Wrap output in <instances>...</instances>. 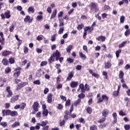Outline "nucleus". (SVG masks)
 <instances>
[{
	"label": "nucleus",
	"instance_id": "obj_1",
	"mask_svg": "<svg viewBox=\"0 0 130 130\" xmlns=\"http://www.w3.org/2000/svg\"><path fill=\"white\" fill-rule=\"evenodd\" d=\"M56 57V60H59L60 62H62L63 60V57H60V53L58 50H56L55 52L53 53L51 55L50 57L48 59V62L49 63H51L53 61H54V58ZM60 57V58H59Z\"/></svg>",
	"mask_w": 130,
	"mask_h": 130
},
{
	"label": "nucleus",
	"instance_id": "obj_2",
	"mask_svg": "<svg viewBox=\"0 0 130 130\" xmlns=\"http://www.w3.org/2000/svg\"><path fill=\"white\" fill-rule=\"evenodd\" d=\"M20 70H21V68L18 67L15 69L16 72L14 74V77L15 79H17L19 76H20Z\"/></svg>",
	"mask_w": 130,
	"mask_h": 130
},
{
	"label": "nucleus",
	"instance_id": "obj_3",
	"mask_svg": "<svg viewBox=\"0 0 130 130\" xmlns=\"http://www.w3.org/2000/svg\"><path fill=\"white\" fill-rule=\"evenodd\" d=\"M38 107H39V103L37 102H34L33 105H32V109L36 112H37L38 111Z\"/></svg>",
	"mask_w": 130,
	"mask_h": 130
},
{
	"label": "nucleus",
	"instance_id": "obj_4",
	"mask_svg": "<svg viewBox=\"0 0 130 130\" xmlns=\"http://www.w3.org/2000/svg\"><path fill=\"white\" fill-rule=\"evenodd\" d=\"M6 91L8 93L7 95V97H8V98L11 97V96L13 95V92H12V90H11V87L7 86L6 87Z\"/></svg>",
	"mask_w": 130,
	"mask_h": 130
},
{
	"label": "nucleus",
	"instance_id": "obj_5",
	"mask_svg": "<svg viewBox=\"0 0 130 130\" xmlns=\"http://www.w3.org/2000/svg\"><path fill=\"white\" fill-rule=\"evenodd\" d=\"M32 21H33V19L31 18L29 16H26L24 19V21L25 23H31Z\"/></svg>",
	"mask_w": 130,
	"mask_h": 130
},
{
	"label": "nucleus",
	"instance_id": "obj_6",
	"mask_svg": "<svg viewBox=\"0 0 130 130\" xmlns=\"http://www.w3.org/2000/svg\"><path fill=\"white\" fill-rule=\"evenodd\" d=\"M57 14V9H55L51 14L50 20H52V19H55V18L56 17Z\"/></svg>",
	"mask_w": 130,
	"mask_h": 130
},
{
	"label": "nucleus",
	"instance_id": "obj_7",
	"mask_svg": "<svg viewBox=\"0 0 130 130\" xmlns=\"http://www.w3.org/2000/svg\"><path fill=\"white\" fill-rule=\"evenodd\" d=\"M52 96H53L52 93H49L47 97V100L48 103H51V102H52Z\"/></svg>",
	"mask_w": 130,
	"mask_h": 130
},
{
	"label": "nucleus",
	"instance_id": "obj_8",
	"mask_svg": "<svg viewBox=\"0 0 130 130\" xmlns=\"http://www.w3.org/2000/svg\"><path fill=\"white\" fill-rule=\"evenodd\" d=\"M102 114L103 116L104 117H107V116H108V114H109V110H107V109H105L103 110Z\"/></svg>",
	"mask_w": 130,
	"mask_h": 130
},
{
	"label": "nucleus",
	"instance_id": "obj_9",
	"mask_svg": "<svg viewBox=\"0 0 130 130\" xmlns=\"http://www.w3.org/2000/svg\"><path fill=\"white\" fill-rule=\"evenodd\" d=\"M78 85H79V82L77 81H72L70 83L71 88H76Z\"/></svg>",
	"mask_w": 130,
	"mask_h": 130
},
{
	"label": "nucleus",
	"instance_id": "obj_10",
	"mask_svg": "<svg viewBox=\"0 0 130 130\" xmlns=\"http://www.w3.org/2000/svg\"><path fill=\"white\" fill-rule=\"evenodd\" d=\"M38 125H40L41 126H45L46 124H48V121L45 120V121H42L40 123H37Z\"/></svg>",
	"mask_w": 130,
	"mask_h": 130
},
{
	"label": "nucleus",
	"instance_id": "obj_11",
	"mask_svg": "<svg viewBox=\"0 0 130 130\" xmlns=\"http://www.w3.org/2000/svg\"><path fill=\"white\" fill-rule=\"evenodd\" d=\"M90 6H91V8H92L93 9H94L95 10L96 12H98V11H99V9L97 7V4H96L95 3H91L90 4Z\"/></svg>",
	"mask_w": 130,
	"mask_h": 130
},
{
	"label": "nucleus",
	"instance_id": "obj_12",
	"mask_svg": "<svg viewBox=\"0 0 130 130\" xmlns=\"http://www.w3.org/2000/svg\"><path fill=\"white\" fill-rule=\"evenodd\" d=\"M112 116L114 118V122H113V124H115L116 123V121H117V114L116 113H113L112 114Z\"/></svg>",
	"mask_w": 130,
	"mask_h": 130
},
{
	"label": "nucleus",
	"instance_id": "obj_13",
	"mask_svg": "<svg viewBox=\"0 0 130 130\" xmlns=\"http://www.w3.org/2000/svg\"><path fill=\"white\" fill-rule=\"evenodd\" d=\"M19 99V95H15L11 99V103H15Z\"/></svg>",
	"mask_w": 130,
	"mask_h": 130
},
{
	"label": "nucleus",
	"instance_id": "obj_14",
	"mask_svg": "<svg viewBox=\"0 0 130 130\" xmlns=\"http://www.w3.org/2000/svg\"><path fill=\"white\" fill-rule=\"evenodd\" d=\"M96 39L98 40V41H100V40H102V42H104V41H105V37L103 36H99L96 37Z\"/></svg>",
	"mask_w": 130,
	"mask_h": 130
},
{
	"label": "nucleus",
	"instance_id": "obj_15",
	"mask_svg": "<svg viewBox=\"0 0 130 130\" xmlns=\"http://www.w3.org/2000/svg\"><path fill=\"white\" fill-rule=\"evenodd\" d=\"M10 14V12L9 10H7L6 12H5L4 15L6 19H10V18H11V15Z\"/></svg>",
	"mask_w": 130,
	"mask_h": 130
},
{
	"label": "nucleus",
	"instance_id": "obj_16",
	"mask_svg": "<svg viewBox=\"0 0 130 130\" xmlns=\"http://www.w3.org/2000/svg\"><path fill=\"white\" fill-rule=\"evenodd\" d=\"M73 77H74V75L73 74L72 72H70L68 74V76L67 78V81H71L72 79L73 78Z\"/></svg>",
	"mask_w": 130,
	"mask_h": 130
},
{
	"label": "nucleus",
	"instance_id": "obj_17",
	"mask_svg": "<svg viewBox=\"0 0 130 130\" xmlns=\"http://www.w3.org/2000/svg\"><path fill=\"white\" fill-rule=\"evenodd\" d=\"M11 54V52L9 51H3L2 52L3 56H8V55H10Z\"/></svg>",
	"mask_w": 130,
	"mask_h": 130
},
{
	"label": "nucleus",
	"instance_id": "obj_18",
	"mask_svg": "<svg viewBox=\"0 0 130 130\" xmlns=\"http://www.w3.org/2000/svg\"><path fill=\"white\" fill-rule=\"evenodd\" d=\"M59 27H62V26H64V23L63 21V18L59 19Z\"/></svg>",
	"mask_w": 130,
	"mask_h": 130
},
{
	"label": "nucleus",
	"instance_id": "obj_19",
	"mask_svg": "<svg viewBox=\"0 0 130 130\" xmlns=\"http://www.w3.org/2000/svg\"><path fill=\"white\" fill-rule=\"evenodd\" d=\"M110 68H111V63H110L109 61H108L105 63V68L110 69Z\"/></svg>",
	"mask_w": 130,
	"mask_h": 130
},
{
	"label": "nucleus",
	"instance_id": "obj_20",
	"mask_svg": "<svg viewBox=\"0 0 130 130\" xmlns=\"http://www.w3.org/2000/svg\"><path fill=\"white\" fill-rule=\"evenodd\" d=\"M28 13H32V14L34 13V12H35V10L34 9V8L33 7H29L27 9Z\"/></svg>",
	"mask_w": 130,
	"mask_h": 130
},
{
	"label": "nucleus",
	"instance_id": "obj_21",
	"mask_svg": "<svg viewBox=\"0 0 130 130\" xmlns=\"http://www.w3.org/2000/svg\"><path fill=\"white\" fill-rule=\"evenodd\" d=\"M73 48V45H70L68 46L67 48L66 49L67 52H68V53H70L71 51H72V49Z\"/></svg>",
	"mask_w": 130,
	"mask_h": 130
},
{
	"label": "nucleus",
	"instance_id": "obj_22",
	"mask_svg": "<svg viewBox=\"0 0 130 130\" xmlns=\"http://www.w3.org/2000/svg\"><path fill=\"white\" fill-rule=\"evenodd\" d=\"M2 63L4 66H8V64H9V61H8V59L4 58L2 60Z\"/></svg>",
	"mask_w": 130,
	"mask_h": 130
},
{
	"label": "nucleus",
	"instance_id": "obj_23",
	"mask_svg": "<svg viewBox=\"0 0 130 130\" xmlns=\"http://www.w3.org/2000/svg\"><path fill=\"white\" fill-rule=\"evenodd\" d=\"M126 43H127V41H124V42H122L120 45H119L118 48H121L123 47V46H124V45H125V44H126Z\"/></svg>",
	"mask_w": 130,
	"mask_h": 130
},
{
	"label": "nucleus",
	"instance_id": "obj_24",
	"mask_svg": "<svg viewBox=\"0 0 130 130\" xmlns=\"http://www.w3.org/2000/svg\"><path fill=\"white\" fill-rule=\"evenodd\" d=\"M79 54L81 58H83V59H86V55H85V54H84L82 52H79Z\"/></svg>",
	"mask_w": 130,
	"mask_h": 130
},
{
	"label": "nucleus",
	"instance_id": "obj_25",
	"mask_svg": "<svg viewBox=\"0 0 130 130\" xmlns=\"http://www.w3.org/2000/svg\"><path fill=\"white\" fill-rule=\"evenodd\" d=\"M17 115H18V112L15 111H11V116L15 117V116H17Z\"/></svg>",
	"mask_w": 130,
	"mask_h": 130
},
{
	"label": "nucleus",
	"instance_id": "obj_26",
	"mask_svg": "<svg viewBox=\"0 0 130 130\" xmlns=\"http://www.w3.org/2000/svg\"><path fill=\"white\" fill-rule=\"evenodd\" d=\"M0 125H2L3 127H7V126H8V123L6 122H1L0 123Z\"/></svg>",
	"mask_w": 130,
	"mask_h": 130
},
{
	"label": "nucleus",
	"instance_id": "obj_27",
	"mask_svg": "<svg viewBox=\"0 0 130 130\" xmlns=\"http://www.w3.org/2000/svg\"><path fill=\"white\" fill-rule=\"evenodd\" d=\"M43 116H47L48 115V111L47 110H43Z\"/></svg>",
	"mask_w": 130,
	"mask_h": 130
},
{
	"label": "nucleus",
	"instance_id": "obj_28",
	"mask_svg": "<svg viewBox=\"0 0 130 130\" xmlns=\"http://www.w3.org/2000/svg\"><path fill=\"white\" fill-rule=\"evenodd\" d=\"M9 62L11 64L15 63V58L14 57H10L9 59Z\"/></svg>",
	"mask_w": 130,
	"mask_h": 130
},
{
	"label": "nucleus",
	"instance_id": "obj_29",
	"mask_svg": "<svg viewBox=\"0 0 130 130\" xmlns=\"http://www.w3.org/2000/svg\"><path fill=\"white\" fill-rule=\"evenodd\" d=\"M78 97L79 99H83L85 98V94H83V93H81L78 95Z\"/></svg>",
	"mask_w": 130,
	"mask_h": 130
},
{
	"label": "nucleus",
	"instance_id": "obj_30",
	"mask_svg": "<svg viewBox=\"0 0 130 130\" xmlns=\"http://www.w3.org/2000/svg\"><path fill=\"white\" fill-rule=\"evenodd\" d=\"M20 125V122H15L12 125V127H16V126H19Z\"/></svg>",
	"mask_w": 130,
	"mask_h": 130
},
{
	"label": "nucleus",
	"instance_id": "obj_31",
	"mask_svg": "<svg viewBox=\"0 0 130 130\" xmlns=\"http://www.w3.org/2000/svg\"><path fill=\"white\" fill-rule=\"evenodd\" d=\"M81 103V99H78L77 101L74 103V106H77V105H79Z\"/></svg>",
	"mask_w": 130,
	"mask_h": 130
},
{
	"label": "nucleus",
	"instance_id": "obj_32",
	"mask_svg": "<svg viewBox=\"0 0 130 130\" xmlns=\"http://www.w3.org/2000/svg\"><path fill=\"white\" fill-rule=\"evenodd\" d=\"M63 31H64V28L63 27H60L59 30H58V34H62L63 33Z\"/></svg>",
	"mask_w": 130,
	"mask_h": 130
},
{
	"label": "nucleus",
	"instance_id": "obj_33",
	"mask_svg": "<svg viewBox=\"0 0 130 130\" xmlns=\"http://www.w3.org/2000/svg\"><path fill=\"white\" fill-rule=\"evenodd\" d=\"M62 15H63V12L62 11H60L59 13H58L57 16L58 20H59V19H61L60 17L62 16Z\"/></svg>",
	"mask_w": 130,
	"mask_h": 130
},
{
	"label": "nucleus",
	"instance_id": "obj_34",
	"mask_svg": "<svg viewBox=\"0 0 130 130\" xmlns=\"http://www.w3.org/2000/svg\"><path fill=\"white\" fill-rule=\"evenodd\" d=\"M86 111L87 113H88L89 114H91V113H92V108H91V107H88L86 109Z\"/></svg>",
	"mask_w": 130,
	"mask_h": 130
},
{
	"label": "nucleus",
	"instance_id": "obj_35",
	"mask_svg": "<svg viewBox=\"0 0 130 130\" xmlns=\"http://www.w3.org/2000/svg\"><path fill=\"white\" fill-rule=\"evenodd\" d=\"M56 36V35L54 34L51 37V41L52 42H54V41L56 39V38L55 37Z\"/></svg>",
	"mask_w": 130,
	"mask_h": 130
},
{
	"label": "nucleus",
	"instance_id": "obj_36",
	"mask_svg": "<svg viewBox=\"0 0 130 130\" xmlns=\"http://www.w3.org/2000/svg\"><path fill=\"white\" fill-rule=\"evenodd\" d=\"M65 123H66V121L64 119H63L62 121H60L59 125L60 126H62L63 125H64Z\"/></svg>",
	"mask_w": 130,
	"mask_h": 130
},
{
	"label": "nucleus",
	"instance_id": "obj_37",
	"mask_svg": "<svg viewBox=\"0 0 130 130\" xmlns=\"http://www.w3.org/2000/svg\"><path fill=\"white\" fill-rule=\"evenodd\" d=\"M124 74H123V72L121 71H119V77L120 79H122L123 78V75Z\"/></svg>",
	"mask_w": 130,
	"mask_h": 130
},
{
	"label": "nucleus",
	"instance_id": "obj_38",
	"mask_svg": "<svg viewBox=\"0 0 130 130\" xmlns=\"http://www.w3.org/2000/svg\"><path fill=\"white\" fill-rule=\"evenodd\" d=\"M84 27V25L83 23H81V24H79L77 27L78 30H82L83 29V27Z\"/></svg>",
	"mask_w": 130,
	"mask_h": 130
},
{
	"label": "nucleus",
	"instance_id": "obj_39",
	"mask_svg": "<svg viewBox=\"0 0 130 130\" xmlns=\"http://www.w3.org/2000/svg\"><path fill=\"white\" fill-rule=\"evenodd\" d=\"M14 29H15V26H14V24H12L9 27L10 32H13Z\"/></svg>",
	"mask_w": 130,
	"mask_h": 130
},
{
	"label": "nucleus",
	"instance_id": "obj_40",
	"mask_svg": "<svg viewBox=\"0 0 130 130\" xmlns=\"http://www.w3.org/2000/svg\"><path fill=\"white\" fill-rule=\"evenodd\" d=\"M33 84H34V85H40V84H41V82L39 80H37L34 81L33 82Z\"/></svg>",
	"mask_w": 130,
	"mask_h": 130
},
{
	"label": "nucleus",
	"instance_id": "obj_41",
	"mask_svg": "<svg viewBox=\"0 0 130 130\" xmlns=\"http://www.w3.org/2000/svg\"><path fill=\"white\" fill-rule=\"evenodd\" d=\"M43 38V36L41 35L38 36V37L37 38V40H38V41H41Z\"/></svg>",
	"mask_w": 130,
	"mask_h": 130
},
{
	"label": "nucleus",
	"instance_id": "obj_42",
	"mask_svg": "<svg viewBox=\"0 0 130 130\" xmlns=\"http://www.w3.org/2000/svg\"><path fill=\"white\" fill-rule=\"evenodd\" d=\"M22 88H23V85H22V83H19L16 87V90L22 89Z\"/></svg>",
	"mask_w": 130,
	"mask_h": 130
},
{
	"label": "nucleus",
	"instance_id": "obj_43",
	"mask_svg": "<svg viewBox=\"0 0 130 130\" xmlns=\"http://www.w3.org/2000/svg\"><path fill=\"white\" fill-rule=\"evenodd\" d=\"M90 130H97V126L96 125H93L90 127Z\"/></svg>",
	"mask_w": 130,
	"mask_h": 130
},
{
	"label": "nucleus",
	"instance_id": "obj_44",
	"mask_svg": "<svg viewBox=\"0 0 130 130\" xmlns=\"http://www.w3.org/2000/svg\"><path fill=\"white\" fill-rule=\"evenodd\" d=\"M106 119L105 118V117H103L101 118L99 121H98V122H99L100 123H102V122H104V121H105Z\"/></svg>",
	"mask_w": 130,
	"mask_h": 130
},
{
	"label": "nucleus",
	"instance_id": "obj_45",
	"mask_svg": "<svg viewBox=\"0 0 130 130\" xmlns=\"http://www.w3.org/2000/svg\"><path fill=\"white\" fill-rule=\"evenodd\" d=\"M103 100H105V101H108V97L106 95H102Z\"/></svg>",
	"mask_w": 130,
	"mask_h": 130
},
{
	"label": "nucleus",
	"instance_id": "obj_46",
	"mask_svg": "<svg viewBox=\"0 0 130 130\" xmlns=\"http://www.w3.org/2000/svg\"><path fill=\"white\" fill-rule=\"evenodd\" d=\"M11 112H12V111H11V110H6V111L5 112L6 115H10L11 116Z\"/></svg>",
	"mask_w": 130,
	"mask_h": 130
},
{
	"label": "nucleus",
	"instance_id": "obj_47",
	"mask_svg": "<svg viewBox=\"0 0 130 130\" xmlns=\"http://www.w3.org/2000/svg\"><path fill=\"white\" fill-rule=\"evenodd\" d=\"M119 115H120V116H125V114L122 110H120L119 112Z\"/></svg>",
	"mask_w": 130,
	"mask_h": 130
},
{
	"label": "nucleus",
	"instance_id": "obj_48",
	"mask_svg": "<svg viewBox=\"0 0 130 130\" xmlns=\"http://www.w3.org/2000/svg\"><path fill=\"white\" fill-rule=\"evenodd\" d=\"M124 19L125 17L123 16H121L120 18V23H124Z\"/></svg>",
	"mask_w": 130,
	"mask_h": 130
},
{
	"label": "nucleus",
	"instance_id": "obj_49",
	"mask_svg": "<svg viewBox=\"0 0 130 130\" xmlns=\"http://www.w3.org/2000/svg\"><path fill=\"white\" fill-rule=\"evenodd\" d=\"M129 34H130V31H129V30L128 29H127L125 32H124V35L126 37H127V36H129Z\"/></svg>",
	"mask_w": 130,
	"mask_h": 130
},
{
	"label": "nucleus",
	"instance_id": "obj_50",
	"mask_svg": "<svg viewBox=\"0 0 130 130\" xmlns=\"http://www.w3.org/2000/svg\"><path fill=\"white\" fill-rule=\"evenodd\" d=\"M118 94H119V92L118 91H115L113 92V96H118Z\"/></svg>",
	"mask_w": 130,
	"mask_h": 130
},
{
	"label": "nucleus",
	"instance_id": "obj_51",
	"mask_svg": "<svg viewBox=\"0 0 130 130\" xmlns=\"http://www.w3.org/2000/svg\"><path fill=\"white\" fill-rule=\"evenodd\" d=\"M124 127L125 130H129L130 129V125H129V124L124 125Z\"/></svg>",
	"mask_w": 130,
	"mask_h": 130
},
{
	"label": "nucleus",
	"instance_id": "obj_52",
	"mask_svg": "<svg viewBox=\"0 0 130 130\" xmlns=\"http://www.w3.org/2000/svg\"><path fill=\"white\" fill-rule=\"evenodd\" d=\"M43 18V17L42 16V15H38L37 17V21H41V20H42Z\"/></svg>",
	"mask_w": 130,
	"mask_h": 130
},
{
	"label": "nucleus",
	"instance_id": "obj_53",
	"mask_svg": "<svg viewBox=\"0 0 130 130\" xmlns=\"http://www.w3.org/2000/svg\"><path fill=\"white\" fill-rule=\"evenodd\" d=\"M110 9V7L107 5H105V6L104 7V10H105V11H106V12L109 11Z\"/></svg>",
	"mask_w": 130,
	"mask_h": 130
},
{
	"label": "nucleus",
	"instance_id": "obj_54",
	"mask_svg": "<svg viewBox=\"0 0 130 130\" xmlns=\"http://www.w3.org/2000/svg\"><path fill=\"white\" fill-rule=\"evenodd\" d=\"M10 72H11V68L8 67L5 69V74H9Z\"/></svg>",
	"mask_w": 130,
	"mask_h": 130
},
{
	"label": "nucleus",
	"instance_id": "obj_55",
	"mask_svg": "<svg viewBox=\"0 0 130 130\" xmlns=\"http://www.w3.org/2000/svg\"><path fill=\"white\" fill-rule=\"evenodd\" d=\"M84 89L85 91H89L90 89L89 88V85L87 84H86L84 86Z\"/></svg>",
	"mask_w": 130,
	"mask_h": 130
},
{
	"label": "nucleus",
	"instance_id": "obj_56",
	"mask_svg": "<svg viewBox=\"0 0 130 130\" xmlns=\"http://www.w3.org/2000/svg\"><path fill=\"white\" fill-rule=\"evenodd\" d=\"M121 52V50H118L116 52V57H118L119 56V53Z\"/></svg>",
	"mask_w": 130,
	"mask_h": 130
},
{
	"label": "nucleus",
	"instance_id": "obj_57",
	"mask_svg": "<svg viewBox=\"0 0 130 130\" xmlns=\"http://www.w3.org/2000/svg\"><path fill=\"white\" fill-rule=\"evenodd\" d=\"M71 105V100H68L66 103V106H70Z\"/></svg>",
	"mask_w": 130,
	"mask_h": 130
},
{
	"label": "nucleus",
	"instance_id": "obj_58",
	"mask_svg": "<svg viewBox=\"0 0 130 130\" xmlns=\"http://www.w3.org/2000/svg\"><path fill=\"white\" fill-rule=\"evenodd\" d=\"M46 64H47V61H42L41 63V67H44V66H46Z\"/></svg>",
	"mask_w": 130,
	"mask_h": 130
},
{
	"label": "nucleus",
	"instance_id": "obj_59",
	"mask_svg": "<svg viewBox=\"0 0 130 130\" xmlns=\"http://www.w3.org/2000/svg\"><path fill=\"white\" fill-rule=\"evenodd\" d=\"M67 61L69 62L70 63H72V62H74V59L71 58H67Z\"/></svg>",
	"mask_w": 130,
	"mask_h": 130
},
{
	"label": "nucleus",
	"instance_id": "obj_60",
	"mask_svg": "<svg viewBox=\"0 0 130 130\" xmlns=\"http://www.w3.org/2000/svg\"><path fill=\"white\" fill-rule=\"evenodd\" d=\"M102 17L103 19H106V18H107V14H106V13L102 14Z\"/></svg>",
	"mask_w": 130,
	"mask_h": 130
},
{
	"label": "nucleus",
	"instance_id": "obj_61",
	"mask_svg": "<svg viewBox=\"0 0 130 130\" xmlns=\"http://www.w3.org/2000/svg\"><path fill=\"white\" fill-rule=\"evenodd\" d=\"M25 107H26V104L22 103L21 104L20 108H21V109H24V108H25Z\"/></svg>",
	"mask_w": 130,
	"mask_h": 130
},
{
	"label": "nucleus",
	"instance_id": "obj_62",
	"mask_svg": "<svg viewBox=\"0 0 130 130\" xmlns=\"http://www.w3.org/2000/svg\"><path fill=\"white\" fill-rule=\"evenodd\" d=\"M92 76L93 77H94V78H96V79H98L99 78V75L96 73L92 74Z\"/></svg>",
	"mask_w": 130,
	"mask_h": 130
},
{
	"label": "nucleus",
	"instance_id": "obj_63",
	"mask_svg": "<svg viewBox=\"0 0 130 130\" xmlns=\"http://www.w3.org/2000/svg\"><path fill=\"white\" fill-rule=\"evenodd\" d=\"M62 107L63 106H62V105L59 104L58 105L57 108L59 110H60V109H62Z\"/></svg>",
	"mask_w": 130,
	"mask_h": 130
},
{
	"label": "nucleus",
	"instance_id": "obj_64",
	"mask_svg": "<svg viewBox=\"0 0 130 130\" xmlns=\"http://www.w3.org/2000/svg\"><path fill=\"white\" fill-rule=\"evenodd\" d=\"M47 11L48 12V13L49 14H51V8L48 7L47 9Z\"/></svg>",
	"mask_w": 130,
	"mask_h": 130
}]
</instances>
